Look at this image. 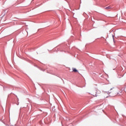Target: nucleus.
Here are the masks:
<instances>
[{
	"label": "nucleus",
	"mask_w": 126,
	"mask_h": 126,
	"mask_svg": "<svg viewBox=\"0 0 126 126\" xmlns=\"http://www.w3.org/2000/svg\"><path fill=\"white\" fill-rule=\"evenodd\" d=\"M109 93L115 96V95H117V90L115 88H113L109 91Z\"/></svg>",
	"instance_id": "obj_1"
},
{
	"label": "nucleus",
	"mask_w": 126,
	"mask_h": 126,
	"mask_svg": "<svg viewBox=\"0 0 126 126\" xmlns=\"http://www.w3.org/2000/svg\"><path fill=\"white\" fill-rule=\"evenodd\" d=\"M72 70H73V72H77V71H78L77 69H76V68H73Z\"/></svg>",
	"instance_id": "obj_2"
},
{
	"label": "nucleus",
	"mask_w": 126,
	"mask_h": 126,
	"mask_svg": "<svg viewBox=\"0 0 126 126\" xmlns=\"http://www.w3.org/2000/svg\"><path fill=\"white\" fill-rule=\"evenodd\" d=\"M96 93H97V94H100V93H101V91H100V90L97 89L96 90Z\"/></svg>",
	"instance_id": "obj_3"
},
{
	"label": "nucleus",
	"mask_w": 126,
	"mask_h": 126,
	"mask_svg": "<svg viewBox=\"0 0 126 126\" xmlns=\"http://www.w3.org/2000/svg\"><path fill=\"white\" fill-rule=\"evenodd\" d=\"M110 8H111V7L108 6V7H106L105 8V9H110Z\"/></svg>",
	"instance_id": "obj_4"
}]
</instances>
